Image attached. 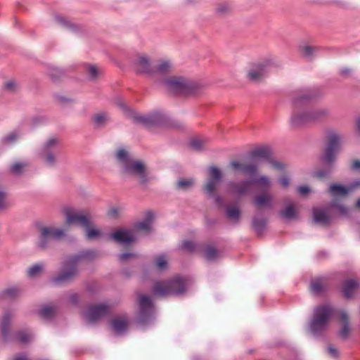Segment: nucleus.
<instances>
[{"instance_id":"f257e3e1","label":"nucleus","mask_w":360,"mask_h":360,"mask_svg":"<svg viewBox=\"0 0 360 360\" xmlns=\"http://www.w3.org/2000/svg\"><path fill=\"white\" fill-rule=\"evenodd\" d=\"M311 95L308 92L297 94L292 100L293 110L290 122L294 126L316 123L321 122L330 115V110L326 107L309 108Z\"/></svg>"},{"instance_id":"f03ea898","label":"nucleus","mask_w":360,"mask_h":360,"mask_svg":"<svg viewBox=\"0 0 360 360\" xmlns=\"http://www.w3.org/2000/svg\"><path fill=\"white\" fill-rule=\"evenodd\" d=\"M112 162L120 168L121 174L127 178L136 179L140 184H146L149 178L145 164L134 159L124 148H117L112 155Z\"/></svg>"},{"instance_id":"7ed1b4c3","label":"nucleus","mask_w":360,"mask_h":360,"mask_svg":"<svg viewBox=\"0 0 360 360\" xmlns=\"http://www.w3.org/2000/svg\"><path fill=\"white\" fill-rule=\"evenodd\" d=\"M269 163L274 169L281 170L284 165L279 162L274 160L271 157V150L267 146H262L252 150L248 162L240 163L233 161L230 165L236 170L243 172L249 176H253L257 173L258 167L262 163Z\"/></svg>"},{"instance_id":"20e7f679","label":"nucleus","mask_w":360,"mask_h":360,"mask_svg":"<svg viewBox=\"0 0 360 360\" xmlns=\"http://www.w3.org/2000/svg\"><path fill=\"white\" fill-rule=\"evenodd\" d=\"M154 215L151 211L146 212L145 218L136 224L134 229H120L110 235L115 242L124 245H129L138 238V233H149L153 229Z\"/></svg>"},{"instance_id":"39448f33","label":"nucleus","mask_w":360,"mask_h":360,"mask_svg":"<svg viewBox=\"0 0 360 360\" xmlns=\"http://www.w3.org/2000/svg\"><path fill=\"white\" fill-rule=\"evenodd\" d=\"M96 253L93 250H86L79 255H74L67 259L63 266L61 272L51 278V282L56 285L65 283L72 279L77 274V264L82 259H93Z\"/></svg>"},{"instance_id":"423d86ee","label":"nucleus","mask_w":360,"mask_h":360,"mask_svg":"<svg viewBox=\"0 0 360 360\" xmlns=\"http://www.w3.org/2000/svg\"><path fill=\"white\" fill-rule=\"evenodd\" d=\"M333 314L334 309L328 304H321L315 307L312 319L309 323L310 333L314 336L321 335L328 328Z\"/></svg>"},{"instance_id":"0eeeda50","label":"nucleus","mask_w":360,"mask_h":360,"mask_svg":"<svg viewBox=\"0 0 360 360\" xmlns=\"http://www.w3.org/2000/svg\"><path fill=\"white\" fill-rule=\"evenodd\" d=\"M352 167L356 169H360V160L354 161L352 163ZM359 186L360 179L355 180L347 187L338 184H333L330 186V191L333 198L331 207L335 210L337 214L340 215H346L347 214V208L340 203V198L345 197L348 193Z\"/></svg>"},{"instance_id":"6e6552de","label":"nucleus","mask_w":360,"mask_h":360,"mask_svg":"<svg viewBox=\"0 0 360 360\" xmlns=\"http://www.w3.org/2000/svg\"><path fill=\"white\" fill-rule=\"evenodd\" d=\"M187 286V281L179 276L168 281H158L153 288V293L157 296H167L169 295H180L184 292Z\"/></svg>"},{"instance_id":"1a4fd4ad","label":"nucleus","mask_w":360,"mask_h":360,"mask_svg":"<svg viewBox=\"0 0 360 360\" xmlns=\"http://www.w3.org/2000/svg\"><path fill=\"white\" fill-rule=\"evenodd\" d=\"M165 88L174 94H189L194 89V84L181 77H171L164 80Z\"/></svg>"},{"instance_id":"9d476101","label":"nucleus","mask_w":360,"mask_h":360,"mask_svg":"<svg viewBox=\"0 0 360 360\" xmlns=\"http://www.w3.org/2000/svg\"><path fill=\"white\" fill-rule=\"evenodd\" d=\"M271 64V60L269 59L250 63L246 68L248 79L252 82L262 81L266 77Z\"/></svg>"},{"instance_id":"9b49d317","label":"nucleus","mask_w":360,"mask_h":360,"mask_svg":"<svg viewBox=\"0 0 360 360\" xmlns=\"http://www.w3.org/2000/svg\"><path fill=\"white\" fill-rule=\"evenodd\" d=\"M58 154V141L55 138L48 139L43 145L40 151L41 159L48 167L56 165Z\"/></svg>"},{"instance_id":"f8f14e48","label":"nucleus","mask_w":360,"mask_h":360,"mask_svg":"<svg viewBox=\"0 0 360 360\" xmlns=\"http://www.w3.org/2000/svg\"><path fill=\"white\" fill-rule=\"evenodd\" d=\"M207 173L208 179L205 186V191L210 197L214 198L217 202H219L221 199L216 195L215 191L221 180V172L217 167L212 166L208 169Z\"/></svg>"},{"instance_id":"ddd939ff","label":"nucleus","mask_w":360,"mask_h":360,"mask_svg":"<svg viewBox=\"0 0 360 360\" xmlns=\"http://www.w3.org/2000/svg\"><path fill=\"white\" fill-rule=\"evenodd\" d=\"M340 145L341 136L335 132L330 133L328 138V146L323 156V162L325 164L329 165L335 161Z\"/></svg>"},{"instance_id":"4468645a","label":"nucleus","mask_w":360,"mask_h":360,"mask_svg":"<svg viewBox=\"0 0 360 360\" xmlns=\"http://www.w3.org/2000/svg\"><path fill=\"white\" fill-rule=\"evenodd\" d=\"M136 71L141 74L153 75L154 63L147 53H139L135 56L133 62Z\"/></svg>"},{"instance_id":"2eb2a0df","label":"nucleus","mask_w":360,"mask_h":360,"mask_svg":"<svg viewBox=\"0 0 360 360\" xmlns=\"http://www.w3.org/2000/svg\"><path fill=\"white\" fill-rule=\"evenodd\" d=\"M68 224H76L83 228H88L89 219L79 210L71 207H67L64 210Z\"/></svg>"},{"instance_id":"dca6fc26","label":"nucleus","mask_w":360,"mask_h":360,"mask_svg":"<svg viewBox=\"0 0 360 360\" xmlns=\"http://www.w3.org/2000/svg\"><path fill=\"white\" fill-rule=\"evenodd\" d=\"M109 311V306L105 304L91 306L85 312L84 317L90 323H94Z\"/></svg>"},{"instance_id":"f3484780","label":"nucleus","mask_w":360,"mask_h":360,"mask_svg":"<svg viewBox=\"0 0 360 360\" xmlns=\"http://www.w3.org/2000/svg\"><path fill=\"white\" fill-rule=\"evenodd\" d=\"M132 116L136 122L147 127L158 124L164 119L163 115L160 112H153L144 115L134 113Z\"/></svg>"},{"instance_id":"a211bd4d","label":"nucleus","mask_w":360,"mask_h":360,"mask_svg":"<svg viewBox=\"0 0 360 360\" xmlns=\"http://www.w3.org/2000/svg\"><path fill=\"white\" fill-rule=\"evenodd\" d=\"M139 321L141 323L149 319L154 312V306L150 299L146 295H141L139 298Z\"/></svg>"},{"instance_id":"6ab92c4d","label":"nucleus","mask_w":360,"mask_h":360,"mask_svg":"<svg viewBox=\"0 0 360 360\" xmlns=\"http://www.w3.org/2000/svg\"><path fill=\"white\" fill-rule=\"evenodd\" d=\"M252 184V180L242 181L239 183L231 182L229 184L228 191L233 195H242L250 190Z\"/></svg>"},{"instance_id":"aec40b11","label":"nucleus","mask_w":360,"mask_h":360,"mask_svg":"<svg viewBox=\"0 0 360 360\" xmlns=\"http://www.w3.org/2000/svg\"><path fill=\"white\" fill-rule=\"evenodd\" d=\"M129 322L124 316H117L111 321V328L117 335H123L128 328Z\"/></svg>"},{"instance_id":"412c9836","label":"nucleus","mask_w":360,"mask_h":360,"mask_svg":"<svg viewBox=\"0 0 360 360\" xmlns=\"http://www.w3.org/2000/svg\"><path fill=\"white\" fill-rule=\"evenodd\" d=\"M14 315L13 312L6 311L4 313L2 317L1 322V333L3 337L8 340L9 337V330H10V323Z\"/></svg>"},{"instance_id":"4be33fe9","label":"nucleus","mask_w":360,"mask_h":360,"mask_svg":"<svg viewBox=\"0 0 360 360\" xmlns=\"http://www.w3.org/2000/svg\"><path fill=\"white\" fill-rule=\"evenodd\" d=\"M359 287V283L354 280L346 281L342 286V292L347 298H352L355 290Z\"/></svg>"},{"instance_id":"5701e85b","label":"nucleus","mask_w":360,"mask_h":360,"mask_svg":"<svg viewBox=\"0 0 360 360\" xmlns=\"http://www.w3.org/2000/svg\"><path fill=\"white\" fill-rule=\"evenodd\" d=\"M314 219L319 224H326L329 221V214L326 210L316 207L313 211Z\"/></svg>"},{"instance_id":"b1692460","label":"nucleus","mask_w":360,"mask_h":360,"mask_svg":"<svg viewBox=\"0 0 360 360\" xmlns=\"http://www.w3.org/2000/svg\"><path fill=\"white\" fill-rule=\"evenodd\" d=\"M48 230L49 235L52 240H58L65 236L67 229L65 228H60L55 226H44Z\"/></svg>"},{"instance_id":"393cba45","label":"nucleus","mask_w":360,"mask_h":360,"mask_svg":"<svg viewBox=\"0 0 360 360\" xmlns=\"http://www.w3.org/2000/svg\"><path fill=\"white\" fill-rule=\"evenodd\" d=\"M272 196L268 193H262L255 197L254 203L257 207H271Z\"/></svg>"},{"instance_id":"a878e982","label":"nucleus","mask_w":360,"mask_h":360,"mask_svg":"<svg viewBox=\"0 0 360 360\" xmlns=\"http://www.w3.org/2000/svg\"><path fill=\"white\" fill-rule=\"evenodd\" d=\"M172 69V64L169 60H163L158 64H154V74H165Z\"/></svg>"},{"instance_id":"bb28decb","label":"nucleus","mask_w":360,"mask_h":360,"mask_svg":"<svg viewBox=\"0 0 360 360\" xmlns=\"http://www.w3.org/2000/svg\"><path fill=\"white\" fill-rule=\"evenodd\" d=\"M340 321L342 324L340 335L342 338H346L349 334V329L348 326V316L345 312L342 311L340 313Z\"/></svg>"},{"instance_id":"cd10ccee","label":"nucleus","mask_w":360,"mask_h":360,"mask_svg":"<svg viewBox=\"0 0 360 360\" xmlns=\"http://www.w3.org/2000/svg\"><path fill=\"white\" fill-rule=\"evenodd\" d=\"M52 240L49 235L48 230H46L44 227L41 229V233L37 243L38 247L44 249L49 245Z\"/></svg>"},{"instance_id":"c85d7f7f","label":"nucleus","mask_w":360,"mask_h":360,"mask_svg":"<svg viewBox=\"0 0 360 360\" xmlns=\"http://www.w3.org/2000/svg\"><path fill=\"white\" fill-rule=\"evenodd\" d=\"M44 266L43 264L37 263L32 265L27 269V275L30 278L38 277L43 271Z\"/></svg>"},{"instance_id":"c756f323","label":"nucleus","mask_w":360,"mask_h":360,"mask_svg":"<svg viewBox=\"0 0 360 360\" xmlns=\"http://www.w3.org/2000/svg\"><path fill=\"white\" fill-rule=\"evenodd\" d=\"M33 334L30 331H20L15 335L14 338L19 342L27 343L33 340Z\"/></svg>"},{"instance_id":"7c9ffc66","label":"nucleus","mask_w":360,"mask_h":360,"mask_svg":"<svg viewBox=\"0 0 360 360\" xmlns=\"http://www.w3.org/2000/svg\"><path fill=\"white\" fill-rule=\"evenodd\" d=\"M194 180L191 178L179 179L176 182V187L179 190L186 191L190 189L194 185Z\"/></svg>"},{"instance_id":"2f4dec72","label":"nucleus","mask_w":360,"mask_h":360,"mask_svg":"<svg viewBox=\"0 0 360 360\" xmlns=\"http://www.w3.org/2000/svg\"><path fill=\"white\" fill-rule=\"evenodd\" d=\"M92 120L96 125L101 126L109 120V115L105 112H100L93 116Z\"/></svg>"},{"instance_id":"473e14b6","label":"nucleus","mask_w":360,"mask_h":360,"mask_svg":"<svg viewBox=\"0 0 360 360\" xmlns=\"http://www.w3.org/2000/svg\"><path fill=\"white\" fill-rule=\"evenodd\" d=\"M252 184H257L263 188H268L271 186V181L266 176H259L252 180Z\"/></svg>"},{"instance_id":"72a5a7b5","label":"nucleus","mask_w":360,"mask_h":360,"mask_svg":"<svg viewBox=\"0 0 360 360\" xmlns=\"http://www.w3.org/2000/svg\"><path fill=\"white\" fill-rule=\"evenodd\" d=\"M26 166L27 165L25 162H16L11 165L10 172L14 175H20L23 172Z\"/></svg>"},{"instance_id":"f704fd0d","label":"nucleus","mask_w":360,"mask_h":360,"mask_svg":"<svg viewBox=\"0 0 360 360\" xmlns=\"http://www.w3.org/2000/svg\"><path fill=\"white\" fill-rule=\"evenodd\" d=\"M22 288L20 286H11L5 290V295L10 298H15L22 294Z\"/></svg>"},{"instance_id":"c9c22d12","label":"nucleus","mask_w":360,"mask_h":360,"mask_svg":"<svg viewBox=\"0 0 360 360\" xmlns=\"http://www.w3.org/2000/svg\"><path fill=\"white\" fill-rule=\"evenodd\" d=\"M55 21L63 27L67 29L72 30L75 27L74 25L70 20L60 15L55 16Z\"/></svg>"},{"instance_id":"e433bc0d","label":"nucleus","mask_w":360,"mask_h":360,"mask_svg":"<svg viewBox=\"0 0 360 360\" xmlns=\"http://www.w3.org/2000/svg\"><path fill=\"white\" fill-rule=\"evenodd\" d=\"M281 215L287 219H290L296 216V211L293 205H289L281 212Z\"/></svg>"},{"instance_id":"4c0bfd02","label":"nucleus","mask_w":360,"mask_h":360,"mask_svg":"<svg viewBox=\"0 0 360 360\" xmlns=\"http://www.w3.org/2000/svg\"><path fill=\"white\" fill-rule=\"evenodd\" d=\"M203 256L208 260H213L218 257L217 251L212 247H205L202 250Z\"/></svg>"},{"instance_id":"58836bf2","label":"nucleus","mask_w":360,"mask_h":360,"mask_svg":"<svg viewBox=\"0 0 360 360\" xmlns=\"http://www.w3.org/2000/svg\"><path fill=\"white\" fill-rule=\"evenodd\" d=\"M48 75L53 81H56L63 75V71L58 68L51 66L49 68Z\"/></svg>"},{"instance_id":"ea45409f","label":"nucleus","mask_w":360,"mask_h":360,"mask_svg":"<svg viewBox=\"0 0 360 360\" xmlns=\"http://www.w3.org/2000/svg\"><path fill=\"white\" fill-rule=\"evenodd\" d=\"M231 11V7L227 3L219 4L215 8V13L219 15H223Z\"/></svg>"},{"instance_id":"a19ab883","label":"nucleus","mask_w":360,"mask_h":360,"mask_svg":"<svg viewBox=\"0 0 360 360\" xmlns=\"http://www.w3.org/2000/svg\"><path fill=\"white\" fill-rule=\"evenodd\" d=\"M207 143V140L200 139V138H195L191 140V146L197 150H201L204 148Z\"/></svg>"},{"instance_id":"79ce46f5","label":"nucleus","mask_w":360,"mask_h":360,"mask_svg":"<svg viewBox=\"0 0 360 360\" xmlns=\"http://www.w3.org/2000/svg\"><path fill=\"white\" fill-rule=\"evenodd\" d=\"M39 314L44 319H50L54 314V309L51 306H44L39 311Z\"/></svg>"},{"instance_id":"37998d69","label":"nucleus","mask_w":360,"mask_h":360,"mask_svg":"<svg viewBox=\"0 0 360 360\" xmlns=\"http://www.w3.org/2000/svg\"><path fill=\"white\" fill-rule=\"evenodd\" d=\"M155 263L158 269L163 270L167 266V259L165 255H161L155 258Z\"/></svg>"},{"instance_id":"c03bdc74","label":"nucleus","mask_w":360,"mask_h":360,"mask_svg":"<svg viewBox=\"0 0 360 360\" xmlns=\"http://www.w3.org/2000/svg\"><path fill=\"white\" fill-rule=\"evenodd\" d=\"M300 51L301 54L307 58L312 57L315 53V49L308 45L300 46Z\"/></svg>"},{"instance_id":"a18cd8bd","label":"nucleus","mask_w":360,"mask_h":360,"mask_svg":"<svg viewBox=\"0 0 360 360\" xmlns=\"http://www.w3.org/2000/svg\"><path fill=\"white\" fill-rule=\"evenodd\" d=\"M226 215L231 219L237 220L240 216V210L237 207H229L226 209Z\"/></svg>"},{"instance_id":"49530a36","label":"nucleus","mask_w":360,"mask_h":360,"mask_svg":"<svg viewBox=\"0 0 360 360\" xmlns=\"http://www.w3.org/2000/svg\"><path fill=\"white\" fill-rule=\"evenodd\" d=\"M86 229V236L89 239H94L99 237L101 234V231L94 228L90 227V222L89 221L88 228H84Z\"/></svg>"},{"instance_id":"de8ad7c7","label":"nucleus","mask_w":360,"mask_h":360,"mask_svg":"<svg viewBox=\"0 0 360 360\" xmlns=\"http://www.w3.org/2000/svg\"><path fill=\"white\" fill-rule=\"evenodd\" d=\"M86 72H87L89 77L91 79H94L98 77V75L100 73V70L96 66L92 65H89L86 67Z\"/></svg>"},{"instance_id":"09e8293b","label":"nucleus","mask_w":360,"mask_h":360,"mask_svg":"<svg viewBox=\"0 0 360 360\" xmlns=\"http://www.w3.org/2000/svg\"><path fill=\"white\" fill-rule=\"evenodd\" d=\"M10 206L5 192L0 191V210H5Z\"/></svg>"},{"instance_id":"8fccbe9b","label":"nucleus","mask_w":360,"mask_h":360,"mask_svg":"<svg viewBox=\"0 0 360 360\" xmlns=\"http://www.w3.org/2000/svg\"><path fill=\"white\" fill-rule=\"evenodd\" d=\"M20 136L18 131H13L4 137V141L7 143H11L18 140Z\"/></svg>"},{"instance_id":"3c124183","label":"nucleus","mask_w":360,"mask_h":360,"mask_svg":"<svg viewBox=\"0 0 360 360\" xmlns=\"http://www.w3.org/2000/svg\"><path fill=\"white\" fill-rule=\"evenodd\" d=\"M311 290L314 294H319L323 290V286L319 281H313L311 284Z\"/></svg>"},{"instance_id":"603ef678","label":"nucleus","mask_w":360,"mask_h":360,"mask_svg":"<svg viewBox=\"0 0 360 360\" xmlns=\"http://www.w3.org/2000/svg\"><path fill=\"white\" fill-rule=\"evenodd\" d=\"M17 86V82L13 79H9L4 83V88L9 91L15 90Z\"/></svg>"},{"instance_id":"864d4df0","label":"nucleus","mask_w":360,"mask_h":360,"mask_svg":"<svg viewBox=\"0 0 360 360\" xmlns=\"http://www.w3.org/2000/svg\"><path fill=\"white\" fill-rule=\"evenodd\" d=\"M181 248L192 252L195 249V244L192 241L186 240L182 243Z\"/></svg>"},{"instance_id":"5fc2aeb1","label":"nucleus","mask_w":360,"mask_h":360,"mask_svg":"<svg viewBox=\"0 0 360 360\" xmlns=\"http://www.w3.org/2000/svg\"><path fill=\"white\" fill-rule=\"evenodd\" d=\"M136 255L132 252H124L119 255V259L121 262H126L129 259L135 257Z\"/></svg>"},{"instance_id":"6e6d98bb","label":"nucleus","mask_w":360,"mask_h":360,"mask_svg":"<svg viewBox=\"0 0 360 360\" xmlns=\"http://www.w3.org/2000/svg\"><path fill=\"white\" fill-rule=\"evenodd\" d=\"M328 355L333 358H335L338 355V352L337 349L333 346H329L328 347Z\"/></svg>"},{"instance_id":"4d7b16f0","label":"nucleus","mask_w":360,"mask_h":360,"mask_svg":"<svg viewBox=\"0 0 360 360\" xmlns=\"http://www.w3.org/2000/svg\"><path fill=\"white\" fill-rule=\"evenodd\" d=\"M310 191L309 188L307 186H301L298 188V192L302 195H305Z\"/></svg>"},{"instance_id":"13d9d810","label":"nucleus","mask_w":360,"mask_h":360,"mask_svg":"<svg viewBox=\"0 0 360 360\" xmlns=\"http://www.w3.org/2000/svg\"><path fill=\"white\" fill-rule=\"evenodd\" d=\"M117 214H118V210L115 207H112L109 211H108V215L110 217H112V218H115L117 216Z\"/></svg>"},{"instance_id":"bf43d9fd","label":"nucleus","mask_w":360,"mask_h":360,"mask_svg":"<svg viewBox=\"0 0 360 360\" xmlns=\"http://www.w3.org/2000/svg\"><path fill=\"white\" fill-rule=\"evenodd\" d=\"M280 182L283 187H287L289 185V179L287 176L281 177Z\"/></svg>"},{"instance_id":"052dcab7","label":"nucleus","mask_w":360,"mask_h":360,"mask_svg":"<svg viewBox=\"0 0 360 360\" xmlns=\"http://www.w3.org/2000/svg\"><path fill=\"white\" fill-rule=\"evenodd\" d=\"M116 103L123 111L128 110L127 106L123 102L118 101Z\"/></svg>"},{"instance_id":"680f3d73","label":"nucleus","mask_w":360,"mask_h":360,"mask_svg":"<svg viewBox=\"0 0 360 360\" xmlns=\"http://www.w3.org/2000/svg\"><path fill=\"white\" fill-rule=\"evenodd\" d=\"M356 124L357 131L360 134V116L356 118Z\"/></svg>"},{"instance_id":"e2e57ef3","label":"nucleus","mask_w":360,"mask_h":360,"mask_svg":"<svg viewBox=\"0 0 360 360\" xmlns=\"http://www.w3.org/2000/svg\"><path fill=\"white\" fill-rule=\"evenodd\" d=\"M13 360H28V359L25 355H19L15 356Z\"/></svg>"},{"instance_id":"0e129e2a","label":"nucleus","mask_w":360,"mask_h":360,"mask_svg":"<svg viewBox=\"0 0 360 360\" xmlns=\"http://www.w3.org/2000/svg\"><path fill=\"white\" fill-rule=\"evenodd\" d=\"M356 206L360 208V199H359L356 202Z\"/></svg>"},{"instance_id":"69168bd1","label":"nucleus","mask_w":360,"mask_h":360,"mask_svg":"<svg viewBox=\"0 0 360 360\" xmlns=\"http://www.w3.org/2000/svg\"><path fill=\"white\" fill-rule=\"evenodd\" d=\"M253 224H254V226H258V224H257V221H256V220H254V221H253Z\"/></svg>"},{"instance_id":"338daca9","label":"nucleus","mask_w":360,"mask_h":360,"mask_svg":"<svg viewBox=\"0 0 360 360\" xmlns=\"http://www.w3.org/2000/svg\"><path fill=\"white\" fill-rule=\"evenodd\" d=\"M319 176H323V175L321 173H319L318 174Z\"/></svg>"}]
</instances>
